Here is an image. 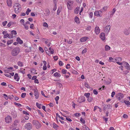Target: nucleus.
Masks as SVG:
<instances>
[{"mask_svg":"<svg viewBox=\"0 0 130 130\" xmlns=\"http://www.w3.org/2000/svg\"><path fill=\"white\" fill-rule=\"evenodd\" d=\"M26 95V93H22L21 95V96L22 98H24Z\"/></svg>","mask_w":130,"mask_h":130,"instance_id":"42","label":"nucleus"},{"mask_svg":"<svg viewBox=\"0 0 130 130\" xmlns=\"http://www.w3.org/2000/svg\"><path fill=\"white\" fill-rule=\"evenodd\" d=\"M73 2L72 1H69L67 2V5L68 9L71 10L72 9Z\"/></svg>","mask_w":130,"mask_h":130,"instance_id":"3","label":"nucleus"},{"mask_svg":"<svg viewBox=\"0 0 130 130\" xmlns=\"http://www.w3.org/2000/svg\"><path fill=\"white\" fill-rule=\"evenodd\" d=\"M130 27L128 29H125L123 31L124 34L126 35H127L129 34L130 33Z\"/></svg>","mask_w":130,"mask_h":130,"instance_id":"10","label":"nucleus"},{"mask_svg":"<svg viewBox=\"0 0 130 130\" xmlns=\"http://www.w3.org/2000/svg\"><path fill=\"white\" fill-rule=\"evenodd\" d=\"M59 64L60 66H61L63 65V63L62 61H59Z\"/></svg>","mask_w":130,"mask_h":130,"instance_id":"59","label":"nucleus"},{"mask_svg":"<svg viewBox=\"0 0 130 130\" xmlns=\"http://www.w3.org/2000/svg\"><path fill=\"white\" fill-rule=\"evenodd\" d=\"M85 100V98L84 96H81L79 98L78 102L79 103H80L84 102Z\"/></svg>","mask_w":130,"mask_h":130,"instance_id":"11","label":"nucleus"},{"mask_svg":"<svg viewBox=\"0 0 130 130\" xmlns=\"http://www.w3.org/2000/svg\"><path fill=\"white\" fill-rule=\"evenodd\" d=\"M1 85L2 86H7L6 83L4 82H3L1 84Z\"/></svg>","mask_w":130,"mask_h":130,"instance_id":"61","label":"nucleus"},{"mask_svg":"<svg viewBox=\"0 0 130 130\" xmlns=\"http://www.w3.org/2000/svg\"><path fill=\"white\" fill-rule=\"evenodd\" d=\"M67 69H69L70 68V65L69 64H68L66 67Z\"/></svg>","mask_w":130,"mask_h":130,"instance_id":"58","label":"nucleus"},{"mask_svg":"<svg viewBox=\"0 0 130 130\" xmlns=\"http://www.w3.org/2000/svg\"><path fill=\"white\" fill-rule=\"evenodd\" d=\"M17 42L19 44H22L23 43V41L19 37H18L17 38Z\"/></svg>","mask_w":130,"mask_h":130,"instance_id":"22","label":"nucleus"},{"mask_svg":"<svg viewBox=\"0 0 130 130\" xmlns=\"http://www.w3.org/2000/svg\"><path fill=\"white\" fill-rule=\"evenodd\" d=\"M126 66H125L126 68L128 70H130V66L129 64L127 62H126Z\"/></svg>","mask_w":130,"mask_h":130,"instance_id":"25","label":"nucleus"},{"mask_svg":"<svg viewBox=\"0 0 130 130\" xmlns=\"http://www.w3.org/2000/svg\"><path fill=\"white\" fill-rule=\"evenodd\" d=\"M7 22L6 21L5 22H3L2 23L3 25L4 26H5L6 24H7Z\"/></svg>","mask_w":130,"mask_h":130,"instance_id":"63","label":"nucleus"},{"mask_svg":"<svg viewBox=\"0 0 130 130\" xmlns=\"http://www.w3.org/2000/svg\"><path fill=\"white\" fill-rule=\"evenodd\" d=\"M32 123L35 126L36 128L37 129H40L41 127V125L37 120H33Z\"/></svg>","mask_w":130,"mask_h":130,"instance_id":"2","label":"nucleus"},{"mask_svg":"<svg viewBox=\"0 0 130 130\" xmlns=\"http://www.w3.org/2000/svg\"><path fill=\"white\" fill-rule=\"evenodd\" d=\"M93 93L95 95H97L98 94V92L96 90L94 89L93 90Z\"/></svg>","mask_w":130,"mask_h":130,"instance_id":"56","label":"nucleus"},{"mask_svg":"<svg viewBox=\"0 0 130 130\" xmlns=\"http://www.w3.org/2000/svg\"><path fill=\"white\" fill-rule=\"evenodd\" d=\"M88 37H85L81 38L80 39V41L81 42H84L86 41L88 39Z\"/></svg>","mask_w":130,"mask_h":130,"instance_id":"18","label":"nucleus"},{"mask_svg":"<svg viewBox=\"0 0 130 130\" xmlns=\"http://www.w3.org/2000/svg\"><path fill=\"white\" fill-rule=\"evenodd\" d=\"M19 122V121L17 120H15L13 124L14 125L17 126V123Z\"/></svg>","mask_w":130,"mask_h":130,"instance_id":"50","label":"nucleus"},{"mask_svg":"<svg viewBox=\"0 0 130 130\" xmlns=\"http://www.w3.org/2000/svg\"><path fill=\"white\" fill-rule=\"evenodd\" d=\"M20 22L23 25V24H24V20L23 19H22L20 20Z\"/></svg>","mask_w":130,"mask_h":130,"instance_id":"64","label":"nucleus"},{"mask_svg":"<svg viewBox=\"0 0 130 130\" xmlns=\"http://www.w3.org/2000/svg\"><path fill=\"white\" fill-rule=\"evenodd\" d=\"M20 51V49L18 47H16L14 48L11 52L12 55L13 56L17 55Z\"/></svg>","mask_w":130,"mask_h":130,"instance_id":"1","label":"nucleus"},{"mask_svg":"<svg viewBox=\"0 0 130 130\" xmlns=\"http://www.w3.org/2000/svg\"><path fill=\"white\" fill-rule=\"evenodd\" d=\"M100 29L98 27L96 26L95 28L94 31L97 35L100 32Z\"/></svg>","mask_w":130,"mask_h":130,"instance_id":"16","label":"nucleus"},{"mask_svg":"<svg viewBox=\"0 0 130 130\" xmlns=\"http://www.w3.org/2000/svg\"><path fill=\"white\" fill-rule=\"evenodd\" d=\"M74 21L77 24H79L80 23L79 19L77 16H76L75 17Z\"/></svg>","mask_w":130,"mask_h":130,"instance_id":"23","label":"nucleus"},{"mask_svg":"<svg viewBox=\"0 0 130 130\" xmlns=\"http://www.w3.org/2000/svg\"><path fill=\"white\" fill-rule=\"evenodd\" d=\"M13 42V40H10V41H8L7 42V44L8 45H9Z\"/></svg>","mask_w":130,"mask_h":130,"instance_id":"46","label":"nucleus"},{"mask_svg":"<svg viewBox=\"0 0 130 130\" xmlns=\"http://www.w3.org/2000/svg\"><path fill=\"white\" fill-rule=\"evenodd\" d=\"M110 49V47L109 46L106 45L105 46V50L106 51H108Z\"/></svg>","mask_w":130,"mask_h":130,"instance_id":"30","label":"nucleus"},{"mask_svg":"<svg viewBox=\"0 0 130 130\" xmlns=\"http://www.w3.org/2000/svg\"><path fill=\"white\" fill-rule=\"evenodd\" d=\"M7 3L8 6L9 8L11 7L12 6V0H7Z\"/></svg>","mask_w":130,"mask_h":130,"instance_id":"13","label":"nucleus"},{"mask_svg":"<svg viewBox=\"0 0 130 130\" xmlns=\"http://www.w3.org/2000/svg\"><path fill=\"white\" fill-rule=\"evenodd\" d=\"M14 97V96L13 95H12L11 96H8L7 98H5V99L6 100H7L8 98L10 99H12Z\"/></svg>","mask_w":130,"mask_h":130,"instance_id":"39","label":"nucleus"},{"mask_svg":"<svg viewBox=\"0 0 130 130\" xmlns=\"http://www.w3.org/2000/svg\"><path fill=\"white\" fill-rule=\"evenodd\" d=\"M33 91L34 93V95L36 99H37L39 96V94L37 89H33Z\"/></svg>","mask_w":130,"mask_h":130,"instance_id":"12","label":"nucleus"},{"mask_svg":"<svg viewBox=\"0 0 130 130\" xmlns=\"http://www.w3.org/2000/svg\"><path fill=\"white\" fill-rule=\"evenodd\" d=\"M83 127L84 128H85V130H90V129L86 125H84L83 126Z\"/></svg>","mask_w":130,"mask_h":130,"instance_id":"45","label":"nucleus"},{"mask_svg":"<svg viewBox=\"0 0 130 130\" xmlns=\"http://www.w3.org/2000/svg\"><path fill=\"white\" fill-rule=\"evenodd\" d=\"M14 104L15 105L19 107H21L22 106V105L19 103H17L15 102L14 103Z\"/></svg>","mask_w":130,"mask_h":130,"instance_id":"47","label":"nucleus"},{"mask_svg":"<svg viewBox=\"0 0 130 130\" xmlns=\"http://www.w3.org/2000/svg\"><path fill=\"white\" fill-rule=\"evenodd\" d=\"M14 78L17 81H19V77H18V74L17 73H15L14 76Z\"/></svg>","mask_w":130,"mask_h":130,"instance_id":"19","label":"nucleus"},{"mask_svg":"<svg viewBox=\"0 0 130 130\" xmlns=\"http://www.w3.org/2000/svg\"><path fill=\"white\" fill-rule=\"evenodd\" d=\"M32 127L31 124L29 123L26 124L24 126L25 128L27 130L31 129L32 128Z\"/></svg>","mask_w":130,"mask_h":130,"instance_id":"4","label":"nucleus"},{"mask_svg":"<svg viewBox=\"0 0 130 130\" xmlns=\"http://www.w3.org/2000/svg\"><path fill=\"white\" fill-rule=\"evenodd\" d=\"M54 75L55 76L57 77H59L61 76L60 74L59 73L57 72H55L54 74Z\"/></svg>","mask_w":130,"mask_h":130,"instance_id":"29","label":"nucleus"},{"mask_svg":"<svg viewBox=\"0 0 130 130\" xmlns=\"http://www.w3.org/2000/svg\"><path fill=\"white\" fill-rule=\"evenodd\" d=\"M3 34L4 35V38H6L8 37L9 38H10L11 37L9 35V34L7 33V31H4L3 32Z\"/></svg>","mask_w":130,"mask_h":130,"instance_id":"9","label":"nucleus"},{"mask_svg":"<svg viewBox=\"0 0 130 130\" xmlns=\"http://www.w3.org/2000/svg\"><path fill=\"white\" fill-rule=\"evenodd\" d=\"M102 12L101 11H95L94 13V15L97 17H101L102 16L101 14Z\"/></svg>","mask_w":130,"mask_h":130,"instance_id":"7","label":"nucleus"},{"mask_svg":"<svg viewBox=\"0 0 130 130\" xmlns=\"http://www.w3.org/2000/svg\"><path fill=\"white\" fill-rule=\"evenodd\" d=\"M90 93H85L84 95L87 98H89L90 96Z\"/></svg>","mask_w":130,"mask_h":130,"instance_id":"38","label":"nucleus"},{"mask_svg":"<svg viewBox=\"0 0 130 130\" xmlns=\"http://www.w3.org/2000/svg\"><path fill=\"white\" fill-rule=\"evenodd\" d=\"M85 87L87 88H90V86H89L88 84L86 82L85 83Z\"/></svg>","mask_w":130,"mask_h":130,"instance_id":"44","label":"nucleus"},{"mask_svg":"<svg viewBox=\"0 0 130 130\" xmlns=\"http://www.w3.org/2000/svg\"><path fill=\"white\" fill-rule=\"evenodd\" d=\"M19 6L21 5L19 4L18 3H15L13 7L14 8V9L16 8H17L19 7Z\"/></svg>","mask_w":130,"mask_h":130,"instance_id":"26","label":"nucleus"},{"mask_svg":"<svg viewBox=\"0 0 130 130\" xmlns=\"http://www.w3.org/2000/svg\"><path fill=\"white\" fill-rule=\"evenodd\" d=\"M116 11V9L115 8H113L112 11L110 12V17H112Z\"/></svg>","mask_w":130,"mask_h":130,"instance_id":"20","label":"nucleus"},{"mask_svg":"<svg viewBox=\"0 0 130 130\" xmlns=\"http://www.w3.org/2000/svg\"><path fill=\"white\" fill-rule=\"evenodd\" d=\"M108 61L110 62H115L116 60V59H115L113 58L112 57H109Z\"/></svg>","mask_w":130,"mask_h":130,"instance_id":"27","label":"nucleus"},{"mask_svg":"<svg viewBox=\"0 0 130 130\" xmlns=\"http://www.w3.org/2000/svg\"><path fill=\"white\" fill-rule=\"evenodd\" d=\"M115 59H116V62L117 63V62H120L121 60V58L120 57H118V58H115Z\"/></svg>","mask_w":130,"mask_h":130,"instance_id":"31","label":"nucleus"},{"mask_svg":"<svg viewBox=\"0 0 130 130\" xmlns=\"http://www.w3.org/2000/svg\"><path fill=\"white\" fill-rule=\"evenodd\" d=\"M41 104H38V103H36V106L39 109H40L41 108Z\"/></svg>","mask_w":130,"mask_h":130,"instance_id":"43","label":"nucleus"},{"mask_svg":"<svg viewBox=\"0 0 130 130\" xmlns=\"http://www.w3.org/2000/svg\"><path fill=\"white\" fill-rule=\"evenodd\" d=\"M98 108H100L98 106H95L94 107L93 111H95Z\"/></svg>","mask_w":130,"mask_h":130,"instance_id":"52","label":"nucleus"},{"mask_svg":"<svg viewBox=\"0 0 130 130\" xmlns=\"http://www.w3.org/2000/svg\"><path fill=\"white\" fill-rule=\"evenodd\" d=\"M103 109L104 110H105L107 108L109 109L110 108V105L104 104L103 105Z\"/></svg>","mask_w":130,"mask_h":130,"instance_id":"21","label":"nucleus"},{"mask_svg":"<svg viewBox=\"0 0 130 130\" xmlns=\"http://www.w3.org/2000/svg\"><path fill=\"white\" fill-rule=\"evenodd\" d=\"M80 9V8L78 7H77L75 9L74 12L75 13L77 14L78 13Z\"/></svg>","mask_w":130,"mask_h":130,"instance_id":"24","label":"nucleus"},{"mask_svg":"<svg viewBox=\"0 0 130 130\" xmlns=\"http://www.w3.org/2000/svg\"><path fill=\"white\" fill-rule=\"evenodd\" d=\"M116 97L117 99L120 100L123 98L124 95L122 93H119L117 94Z\"/></svg>","mask_w":130,"mask_h":130,"instance_id":"5","label":"nucleus"},{"mask_svg":"<svg viewBox=\"0 0 130 130\" xmlns=\"http://www.w3.org/2000/svg\"><path fill=\"white\" fill-rule=\"evenodd\" d=\"M89 16L90 18L92 19L93 17V13L92 12H91L89 14Z\"/></svg>","mask_w":130,"mask_h":130,"instance_id":"36","label":"nucleus"},{"mask_svg":"<svg viewBox=\"0 0 130 130\" xmlns=\"http://www.w3.org/2000/svg\"><path fill=\"white\" fill-rule=\"evenodd\" d=\"M100 37L102 40H104L105 39V34L104 32L101 33L100 35Z\"/></svg>","mask_w":130,"mask_h":130,"instance_id":"15","label":"nucleus"},{"mask_svg":"<svg viewBox=\"0 0 130 130\" xmlns=\"http://www.w3.org/2000/svg\"><path fill=\"white\" fill-rule=\"evenodd\" d=\"M12 118L10 116H8L5 118V122L7 123H9L11 122Z\"/></svg>","mask_w":130,"mask_h":130,"instance_id":"8","label":"nucleus"},{"mask_svg":"<svg viewBox=\"0 0 130 130\" xmlns=\"http://www.w3.org/2000/svg\"><path fill=\"white\" fill-rule=\"evenodd\" d=\"M61 11V9H60L58 8L57 11V15H58L59 14L60 12Z\"/></svg>","mask_w":130,"mask_h":130,"instance_id":"53","label":"nucleus"},{"mask_svg":"<svg viewBox=\"0 0 130 130\" xmlns=\"http://www.w3.org/2000/svg\"><path fill=\"white\" fill-rule=\"evenodd\" d=\"M31 51V48L30 47H27L26 50V52H28Z\"/></svg>","mask_w":130,"mask_h":130,"instance_id":"37","label":"nucleus"},{"mask_svg":"<svg viewBox=\"0 0 130 130\" xmlns=\"http://www.w3.org/2000/svg\"><path fill=\"white\" fill-rule=\"evenodd\" d=\"M39 50L41 52L43 53L44 52V51L42 48L41 47H40L39 48Z\"/></svg>","mask_w":130,"mask_h":130,"instance_id":"60","label":"nucleus"},{"mask_svg":"<svg viewBox=\"0 0 130 130\" xmlns=\"http://www.w3.org/2000/svg\"><path fill=\"white\" fill-rule=\"evenodd\" d=\"M67 42L69 44H71L72 42V39H70L68 40Z\"/></svg>","mask_w":130,"mask_h":130,"instance_id":"57","label":"nucleus"},{"mask_svg":"<svg viewBox=\"0 0 130 130\" xmlns=\"http://www.w3.org/2000/svg\"><path fill=\"white\" fill-rule=\"evenodd\" d=\"M45 12L44 13L45 15L48 16L50 14V11L48 9H46L45 10Z\"/></svg>","mask_w":130,"mask_h":130,"instance_id":"17","label":"nucleus"},{"mask_svg":"<svg viewBox=\"0 0 130 130\" xmlns=\"http://www.w3.org/2000/svg\"><path fill=\"white\" fill-rule=\"evenodd\" d=\"M107 8V6H104L103 7L102 10H103V11H105L106 10Z\"/></svg>","mask_w":130,"mask_h":130,"instance_id":"48","label":"nucleus"},{"mask_svg":"<svg viewBox=\"0 0 130 130\" xmlns=\"http://www.w3.org/2000/svg\"><path fill=\"white\" fill-rule=\"evenodd\" d=\"M87 52V48H85L84 49L82 52V54H84Z\"/></svg>","mask_w":130,"mask_h":130,"instance_id":"49","label":"nucleus"},{"mask_svg":"<svg viewBox=\"0 0 130 130\" xmlns=\"http://www.w3.org/2000/svg\"><path fill=\"white\" fill-rule=\"evenodd\" d=\"M21 10V6H19V7L16 8H15L14 9V11L16 13H18Z\"/></svg>","mask_w":130,"mask_h":130,"instance_id":"14","label":"nucleus"},{"mask_svg":"<svg viewBox=\"0 0 130 130\" xmlns=\"http://www.w3.org/2000/svg\"><path fill=\"white\" fill-rule=\"evenodd\" d=\"M124 102L127 105V106L129 107V106L130 105V102L129 101L125 100L124 101Z\"/></svg>","mask_w":130,"mask_h":130,"instance_id":"34","label":"nucleus"},{"mask_svg":"<svg viewBox=\"0 0 130 130\" xmlns=\"http://www.w3.org/2000/svg\"><path fill=\"white\" fill-rule=\"evenodd\" d=\"M17 63L18 66L20 67H22L23 66H24V64L23 62L21 61H18Z\"/></svg>","mask_w":130,"mask_h":130,"instance_id":"28","label":"nucleus"},{"mask_svg":"<svg viewBox=\"0 0 130 130\" xmlns=\"http://www.w3.org/2000/svg\"><path fill=\"white\" fill-rule=\"evenodd\" d=\"M80 121L83 123V124L85 123V121L82 118H81L80 120Z\"/></svg>","mask_w":130,"mask_h":130,"instance_id":"51","label":"nucleus"},{"mask_svg":"<svg viewBox=\"0 0 130 130\" xmlns=\"http://www.w3.org/2000/svg\"><path fill=\"white\" fill-rule=\"evenodd\" d=\"M53 128L56 129H57L59 127V126L55 123H53Z\"/></svg>","mask_w":130,"mask_h":130,"instance_id":"32","label":"nucleus"},{"mask_svg":"<svg viewBox=\"0 0 130 130\" xmlns=\"http://www.w3.org/2000/svg\"><path fill=\"white\" fill-rule=\"evenodd\" d=\"M11 35L12 36H13V37L14 36H13V35H14V36H15L17 33L16 31L13 30L11 31Z\"/></svg>","mask_w":130,"mask_h":130,"instance_id":"33","label":"nucleus"},{"mask_svg":"<svg viewBox=\"0 0 130 130\" xmlns=\"http://www.w3.org/2000/svg\"><path fill=\"white\" fill-rule=\"evenodd\" d=\"M62 72L63 74H65L67 72V70L64 69H62Z\"/></svg>","mask_w":130,"mask_h":130,"instance_id":"54","label":"nucleus"},{"mask_svg":"<svg viewBox=\"0 0 130 130\" xmlns=\"http://www.w3.org/2000/svg\"><path fill=\"white\" fill-rule=\"evenodd\" d=\"M31 10L29 8H28L27 9V10L26 11V13L27 15H28L29 13L31 12Z\"/></svg>","mask_w":130,"mask_h":130,"instance_id":"41","label":"nucleus"},{"mask_svg":"<svg viewBox=\"0 0 130 130\" xmlns=\"http://www.w3.org/2000/svg\"><path fill=\"white\" fill-rule=\"evenodd\" d=\"M80 114L79 113H76L74 114V115L76 117H79L80 116Z\"/></svg>","mask_w":130,"mask_h":130,"instance_id":"62","label":"nucleus"},{"mask_svg":"<svg viewBox=\"0 0 130 130\" xmlns=\"http://www.w3.org/2000/svg\"><path fill=\"white\" fill-rule=\"evenodd\" d=\"M93 100V98L90 97L89 98H88L87 99V101L89 102H91Z\"/></svg>","mask_w":130,"mask_h":130,"instance_id":"40","label":"nucleus"},{"mask_svg":"<svg viewBox=\"0 0 130 130\" xmlns=\"http://www.w3.org/2000/svg\"><path fill=\"white\" fill-rule=\"evenodd\" d=\"M13 69V67H10L7 68V70H9L10 71H12V70Z\"/></svg>","mask_w":130,"mask_h":130,"instance_id":"55","label":"nucleus"},{"mask_svg":"<svg viewBox=\"0 0 130 130\" xmlns=\"http://www.w3.org/2000/svg\"><path fill=\"white\" fill-rule=\"evenodd\" d=\"M49 50H50V53L51 54H53L54 52V51L53 49H52L51 47L49 48Z\"/></svg>","mask_w":130,"mask_h":130,"instance_id":"35","label":"nucleus"},{"mask_svg":"<svg viewBox=\"0 0 130 130\" xmlns=\"http://www.w3.org/2000/svg\"><path fill=\"white\" fill-rule=\"evenodd\" d=\"M110 28V25H107L105 27L104 31L106 34H108L109 32Z\"/></svg>","mask_w":130,"mask_h":130,"instance_id":"6","label":"nucleus"}]
</instances>
